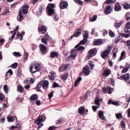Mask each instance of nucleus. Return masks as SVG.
<instances>
[{"label": "nucleus", "mask_w": 130, "mask_h": 130, "mask_svg": "<svg viewBox=\"0 0 130 130\" xmlns=\"http://www.w3.org/2000/svg\"><path fill=\"white\" fill-rule=\"evenodd\" d=\"M40 68V64L38 63H32L30 67V71L32 73H35L39 71Z\"/></svg>", "instance_id": "obj_1"}, {"label": "nucleus", "mask_w": 130, "mask_h": 130, "mask_svg": "<svg viewBox=\"0 0 130 130\" xmlns=\"http://www.w3.org/2000/svg\"><path fill=\"white\" fill-rule=\"evenodd\" d=\"M84 39L82 40L79 43L75 46V48H76L78 47L79 45H83L86 43L87 41V39L88 38V35L87 33L85 34H83Z\"/></svg>", "instance_id": "obj_2"}, {"label": "nucleus", "mask_w": 130, "mask_h": 130, "mask_svg": "<svg viewBox=\"0 0 130 130\" xmlns=\"http://www.w3.org/2000/svg\"><path fill=\"white\" fill-rule=\"evenodd\" d=\"M77 54V51L75 48H74L72 51L70 55L68 58L69 60H71L74 59L76 57Z\"/></svg>", "instance_id": "obj_3"}, {"label": "nucleus", "mask_w": 130, "mask_h": 130, "mask_svg": "<svg viewBox=\"0 0 130 130\" xmlns=\"http://www.w3.org/2000/svg\"><path fill=\"white\" fill-rule=\"evenodd\" d=\"M111 49V47L109 46H108L105 51L101 54V55L102 57L104 58L106 57L110 53Z\"/></svg>", "instance_id": "obj_4"}, {"label": "nucleus", "mask_w": 130, "mask_h": 130, "mask_svg": "<svg viewBox=\"0 0 130 130\" xmlns=\"http://www.w3.org/2000/svg\"><path fill=\"white\" fill-rule=\"evenodd\" d=\"M45 119V117L44 115H41L38 118L37 120L35 122L36 124L38 125Z\"/></svg>", "instance_id": "obj_5"}, {"label": "nucleus", "mask_w": 130, "mask_h": 130, "mask_svg": "<svg viewBox=\"0 0 130 130\" xmlns=\"http://www.w3.org/2000/svg\"><path fill=\"white\" fill-rule=\"evenodd\" d=\"M124 31L127 33H130V22H128L126 23L124 27Z\"/></svg>", "instance_id": "obj_6"}, {"label": "nucleus", "mask_w": 130, "mask_h": 130, "mask_svg": "<svg viewBox=\"0 0 130 130\" xmlns=\"http://www.w3.org/2000/svg\"><path fill=\"white\" fill-rule=\"evenodd\" d=\"M97 53V50L95 48L92 49L89 51V55L90 57H92L95 55Z\"/></svg>", "instance_id": "obj_7"}, {"label": "nucleus", "mask_w": 130, "mask_h": 130, "mask_svg": "<svg viewBox=\"0 0 130 130\" xmlns=\"http://www.w3.org/2000/svg\"><path fill=\"white\" fill-rule=\"evenodd\" d=\"M29 8L28 5H24L22 7V10L24 14H27L28 12Z\"/></svg>", "instance_id": "obj_8"}, {"label": "nucleus", "mask_w": 130, "mask_h": 130, "mask_svg": "<svg viewBox=\"0 0 130 130\" xmlns=\"http://www.w3.org/2000/svg\"><path fill=\"white\" fill-rule=\"evenodd\" d=\"M85 74L86 75H89L90 73V70L88 66L87 65L83 69Z\"/></svg>", "instance_id": "obj_9"}, {"label": "nucleus", "mask_w": 130, "mask_h": 130, "mask_svg": "<svg viewBox=\"0 0 130 130\" xmlns=\"http://www.w3.org/2000/svg\"><path fill=\"white\" fill-rule=\"evenodd\" d=\"M39 31L42 34H44L46 31V30L45 26H42L41 27L38 28Z\"/></svg>", "instance_id": "obj_10"}, {"label": "nucleus", "mask_w": 130, "mask_h": 130, "mask_svg": "<svg viewBox=\"0 0 130 130\" xmlns=\"http://www.w3.org/2000/svg\"><path fill=\"white\" fill-rule=\"evenodd\" d=\"M23 14L21 10H19V15L17 17V19L18 21H21L23 19Z\"/></svg>", "instance_id": "obj_11"}, {"label": "nucleus", "mask_w": 130, "mask_h": 130, "mask_svg": "<svg viewBox=\"0 0 130 130\" xmlns=\"http://www.w3.org/2000/svg\"><path fill=\"white\" fill-rule=\"evenodd\" d=\"M18 26H17L14 29L13 31H10V33L11 34H12L13 32L12 35L11 37V38L12 39H13L14 37V36L16 34V32L18 30Z\"/></svg>", "instance_id": "obj_12"}, {"label": "nucleus", "mask_w": 130, "mask_h": 130, "mask_svg": "<svg viewBox=\"0 0 130 130\" xmlns=\"http://www.w3.org/2000/svg\"><path fill=\"white\" fill-rule=\"evenodd\" d=\"M104 113V112L103 111L100 110L99 113V116L101 119L102 120L105 121L106 120L105 118L103 115V113Z\"/></svg>", "instance_id": "obj_13"}, {"label": "nucleus", "mask_w": 130, "mask_h": 130, "mask_svg": "<svg viewBox=\"0 0 130 130\" xmlns=\"http://www.w3.org/2000/svg\"><path fill=\"white\" fill-rule=\"evenodd\" d=\"M81 30L80 29H77V31L74 34V36L75 37H78L81 34Z\"/></svg>", "instance_id": "obj_14"}, {"label": "nucleus", "mask_w": 130, "mask_h": 130, "mask_svg": "<svg viewBox=\"0 0 130 130\" xmlns=\"http://www.w3.org/2000/svg\"><path fill=\"white\" fill-rule=\"evenodd\" d=\"M82 80V78L81 77H78L77 79L75 81L74 83V86L76 87L79 85L80 82Z\"/></svg>", "instance_id": "obj_15"}, {"label": "nucleus", "mask_w": 130, "mask_h": 130, "mask_svg": "<svg viewBox=\"0 0 130 130\" xmlns=\"http://www.w3.org/2000/svg\"><path fill=\"white\" fill-rule=\"evenodd\" d=\"M111 10L110 6L109 5H107V6L105 10V13L106 14H109Z\"/></svg>", "instance_id": "obj_16"}, {"label": "nucleus", "mask_w": 130, "mask_h": 130, "mask_svg": "<svg viewBox=\"0 0 130 130\" xmlns=\"http://www.w3.org/2000/svg\"><path fill=\"white\" fill-rule=\"evenodd\" d=\"M48 14V15H51L53 14L54 12L53 9L47 8Z\"/></svg>", "instance_id": "obj_17"}, {"label": "nucleus", "mask_w": 130, "mask_h": 130, "mask_svg": "<svg viewBox=\"0 0 130 130\" xmlns=\"http://www.w3.org/2000/svg\"><path fill=\"white\" fill-rule=\"evenodd\" d=\"M68 66L65 64H63L60 67L59 69V71L60 72H62L64 70L66 69L68 67Z\"/></svg>", "instance_id": "obj_18"}, {"label": "nucleus", "mask_w": 130, "mask_h": 130, "mask_svg": "<svg viewBox=\"0 0 130 130\" xmlns=\"http://www.w3.org/2000/svg\"><path fill=\"white\" fill-rule=\"evenodd\" d=\"M130 68V65L129 64H127L125 65V67L122 71V72L123 73H125L126 72L128 69Z\"/></svg>", "instance_id": "obj_19"}, {"label": "nucleus", "mask_w": 130, "mask_h": 130, "mask_svg": "<svg viewBox=\"0 0 130 130\" xmlns=\"http://www.w3.org/2000/svg\"><path fill=\"white\" fill-rule=\"evenodd\" d=\"M67 6V3L65 1L62 2L60 4V7L62 9L66 8Z\"/></svg>", "instance_id": "obj_20"}, {"label": "nucleus", "mask_w": 130, "mask_h": 130, "mask_svg": "<svg viewBox=\"0 0 130 130\" xmlns=\"http://www.w3.org/2000/svg\"><path fill=\"white\" fill-rule=\"evenodd\" d=\"M115 9V11H119L121 10V7L119 3H117L116 4Z\"/></svg>", "instance_id": "obj_21"}, {"label": "nucleus", "mask_w": 130, "mask_h": 130, "mask_svg": "<svg viewBox=\"0 0 130 130\" xmlns=\"http://www.w3.org/2000/svg\"><path fill=\"white\" fill-rule=\"evenodd\" d=\"M40 50L43 53H45L46 51V48L45 46L42 44L40 45Z\"/></svg>", "instance_id": "obj_22"}, {"label": "nucleus", "mask_w": 130, "mask_h": 130, "mask_svg": "<svg viewBox=\"0 0 130 130\" xmlns=\"http://www.w3.org/2000/svg\"><path fill=\"white\" fill-rule=\"evenodd\" d=\"M102 41L101 39L95 40L93 42L94 45H99L102 42Z\"/></svg>", "instance_id": "obj_23"}, {"label": "nucleus", "mask_w": 130, "mask_h": 130, "mask_svg": "<svg viewBox=\"0 0 130 130\" xmlns=\"http://www.w3.org/2000/svg\"><path fill=\"white\" fill-rule=\"evenodd\" d=\"M58 55V52H53L51 53L50 57L51 58H54Z\"/></svg>", "instance_id": "obj_24"}, {"label": "nucleus", "mask_w": 130, "mask_h": 130, "mask_svg": "<svg viewBox=\"0 0 130 130\" xmlns=\"http://www.w3.org/2000/svg\"><path fill=\"white\" fill-rule=\"evenodd\" d=\"M49 84L48 82L46 80L44 81V82H43L42 87L43 88L45 89V88H47Z\"/></svg>", "instance_id": "obj_25"}, {"label": "nucleus", "mask_w": 130, "mask_h": 130, "mask_svg": "<svg viewBox=\"0 0 130 130\" xmlns=\"http://www.w3.org/2000/svg\"><path fill=\"white\" fill-rule=\"evenodd\" d=\"M108 103L109 104H112L116 106H118L119 105V103L118 102L116 101H112L111 100L109 101Z\"/></svg>", "instance_id": "obj_26"}, {"label": "nucleus", "mask_w": 130, "mask_h": 130, "mask_svg": "<svg viewBox=\"0 0 130 130\" xmlns=\"http://www.w3.org/2000/svg\"><path fill=\"white\" fill-rule=\"evenodd\" d=\"M17 90L18 92L22 93L23 92V89L22 87L21 86H18L17 87Z\"/></svg>", "instance_id": "obj_27"}, {"label": "nucleus", "mask_w": 130, "mask_h": 130, "mask_svg": "<svg viewBox=\"0 0 130 130\" xmlns=\"http://www.w3.org/2000/svg\"><path fill=\"white\" fill-rule=\"evenodd\" d=\"M53 19L55 21H58L59 19V16L58 14L54 13V14L53 16Z\"/></svg>", "instance_id": "obj_28"}, {"label": "nucleus", "mask_w": 130, "mask_h": 130, "mask_svg": "<svg viewBox=\"0 0 130 130\" xmlns=\"http://www.w3.org/2000/svg\"><path fill=\"white\" fill-rule=\"evenodd\" d=\"M30 99L32 101L36 100L38 99L37 98V95L36 94H34L32 95L30 97Z\"/></svg>", "instance_id": "obj_29"}, {"label": "nucleus", "mask_w": 130, "mask_h": 130, "mask_svg": "<svg viewBox=\"0 0 130 130\" xmlns=\"http://www.w3.org/2000/svg\"><path fill=\"white\" fill-rule=\"evenodd\" d=\"M68 73L64 74L61 76V78L64 80H66L68 77Z\"/></svg>", "instance_id": "obj_30"}, {"label": "nucleus", "mask_w": 130, "mask_h": 130, "mask_svg": "<svg viewBox=\"0 0 130 130\" xmlns=\"http://www.w3.org/2000/svg\"><path fill=\"white\" fill-rule=\"evenodd\" d=\"M123 7L126 9H128L130 8V5L127 3H125L123 5Z\"/></svg>", "instance_id": "obj_31"}, {"label": "nucleus", "mask_w": 130, "mask_h": 130, "mask_svg": "<svg viewBox=\"0 0 130 130\" xmlns=\"http://www.w3.org/2000/svg\"><path fill=\"white\" fill-rule=\"evenodd\" d=\"M84 111V108L83 107H81L79 108L78 109V112L79 114L83 113Z\"/></svg>", "instance_id": "obj_32"}, {"label": "nucleus", "mask_w": 130, "mask_h": 130, "mask_svg": "<svg viewBox=\"0 0 130 130\" xmlns=\"http://www.w3.org/2000/svg\"><path fill=\"white\" fill-rule=\"evenodd\" d=\"M97 16L96 15H94V16L92 17H90L89 18L90 21V22H93L95 21L97 19Z\"/></svg>", "instance_id": "obj_33"}, {"label": "nucleus", "mask_w": 130, "mask_h": 130, "mask_svg": "<svg viewBox=\"0 0 130 130\" xmlns=\"http://www.w3.org/2000/svg\"><path fill=\"white\" fill-rule=\"evenodd\" d=\"M51 75H49V78L51 80H54V72H50Z\"/></svg>", "instance_id": "obj_34"}, {"label": "nucleus", "mask_w": 130, "mask_h": 130, "mask_svg": "<svg viewBox=\"0 0 130 130\" xmlns=\"http://www.w3.org/2000/svg\"><path fill=\"white\" fill-rule=\"evenodd\" d=\"M122 23L121 22L119 23L115 22L114 24V26L116 28H119L121 25Z\"/></svg>", "instance_id": "obj_35"}, {"label": "nucleus", "mask_w": 130, "mask_h": 130, "mask_svg": "<svg viewBox=\"0 0 130 130\" xmlns=\"http://www.w3.org/2000/svg\"><path fill=\"white\" fill-rule=\"evenodd\" d=\"M110 72L108 70L104 71L103 74L104 76L106 77L108 76L110 74Z\"/></svg>", "instance_id": "obj_36"}, {"label": "nucleus", "mask_w": 130, "mask_h": 130, "mask_svg": "<svg viewBox=\"0 0 130 130\" xmlns=\"http://www.w3.org/2000/svg\"><path fill=\"white\" fill-rule=\"evenodd\" d=\"M116 0H107L106 3L107 4H113L116 2Z\"/></svg>", "instance_id": "obj_37"}, {"label": "nucleus", "mask_w": 130, "mask_h": 130, "mask_svg": "<svg viewBox=\"0 0 130 130\" xmlns=\"http://www.w3.org/2000/svg\"><path fill=\"white\" fill-rule=\"evenodd\" d=\"M99 99L98 98L96 97L95 99V104L97 106H99Z\"/></svg>", "instance_id": "obj_38"}, {"label": "nucleus", "mask_w": 130, "mask_h": 130, "mask_svg": "<svg viewBox=\"0 0 130 130\" xmlns=\"http://www.w3.org/2000/svg\"><path fill=\"white\" fill-rule=\"evenodd\" d=\"M113 90V89L112 88H111L110 87H108L107 88V92L109 94H110L112 92Z\"/></svg>", "instance_id": "obj_39"}, {"label": "nucleus", "mask_w": 130, "mask_h": 130, "mask_svg": "<svg viewBox=\"0 0 130 130\" xmlns=\"http://www.w3.org/2000/svg\"><path fill=\"white\" fill-rule=\"evenodd\" d=\"M56 7V5L53 4H49L47 7L53 9L54 8Z\"/></svg>", "instance_id": "obj_40"}, {"label": "nucleus", "mask_w": 130, "mask_h": 130, "mask_svg": "<svg viewBox=\"0 0 130 130\" xmlns=\"http://www.w3.org/2000/svg\"><path fill=\"white\" fill-rule=\"evenodd\" d=\"M122 78L125 80H128L129 78V75L128 74H125L122 76Z\"/></svg>", "instance_id": "obj_41"}, {"label": "nucleus", "mask_w": 130, "mask_h": 130, "mask_svg": "<svg viewBox=\"0 0 130 130\" xmlns=\"http://www.w3.org/2000/svg\"><path fill=\"white\" fill-rule=\"evenodd\" d=\"M116 116L117 118L119 119H121L122 118V116L121 114L119 113L116 115Z\"/></svg>", "instance_id": "obj_42"}, {"label": "nucleus", "mask_w": 130, "mask_h": 130, "mask_svg": "<svg viewBox=\"0 0 130 130\" xmlns=\"http://www.w3.org/2000/svg\"><path fill=\"white\" fill-rule=\"evenodd\" d=\"M121 125L122 129L123 130L125 127V122L122 121H121Z\"/></svg>", "instance_id": "obj_43"}, {"label": "nucleus", "mask_w": 130, "mask_h": 130, "mask_svg": "<svg viewBox=\"0 0 130 130\" xmlns=\"http://www.w3.org/2000/svg\"><path fill=\"white\" fill-rule=\"evenodd\" d=\"M3 89L6 93H7L8 92V88L7 85H4L3 86Z\"/></svg>", "instance_id": "obj_44"}, {"label": "nucleus", "mask_w": 130, "mask_h": 130, "mask_svg": "<svg viewBox=\"0 0 130 130\" xmlns=\"http://www.w3.org/2000/svg\"><path fill=\"white\" fill-rule=\"evenodd\" d=\"M13 55L15 56H21V55L18 52H14L12 53Z\"/></svg>", "instance_id": "obj_45"}, {"label": "nucleus", "mask_w": 130, "mask_h": 130, "mask_svg": "<svg viewBox=\"0 0 130 130\" xmlns=\"http://www.w3.org/2000/svg\"><path fill=\"white\" fill-rule=\"evenodd\" d=\"M17 36L18 37V39L20 40H21L22 39L23 37L19 34V32H18L17 34Z\"/></svg>", "instance_id": "obj_46"}, {"label": "nucleus", "mask_w": 130, "mask_h": 130, "mask_svg": "<svg viewBox=\"0 0 130 130\" xmlns=\"http://www.w3.org/2000/svg\"><path fill=\"white\" fill-rule=\"evenodd\" d=\"M42 7L40 6V11H38L37 12V15H40L41 13L42 12Z\"/></svg>", "instance_id": "obj_47"}, {"label": "nucleus", "mask_w": 130, "mask_h": 130, "mask_svg": "<svg viewBox=\"0 0 130 130\" xmlns=\"http://www.w3.org/2000/svg\"><path fill=\"white\" fill-rule=\"evenodd\" d=\"M17 63H15L11 65V67L12 68H15L17 67Z\"/></svg>", "instance_id": "obj_48"}, {"label": "nucleus", "mask_w": 130, "mask_h": 130, "mask_svg": "<svg viewBox=\"0 0 130 130\" xmlns=\"http://www.w3.org/2000/svg\"><path fill=\"white\" fill-rule=\"evenodd\" d=\"M47 40L44 38H42L41 39L42 42L45 44H47Z\"/></svg>", "instance_id": "obj_49"}, {"label": "nucleus", "mask_w": 130, "mask_h": 130, "mask_svg": "<svg viewBox=\"0 0 130 130\" xmlns=\"http://www.w3.org/2000/svg\"><path fill=\"white\" fill-rule=\"evenodd\" d=\"M37 46L35 44H32L31 45L32 50H35L37 47Z\"/></svg>", "instance_id": "obj_50"}, {"label": "nucleus", "mask_w": 130, "mask_h": 130, "mask_svg": "<svg viewBox=\"0 0 130 130\" xmlns=\"http://www.w3.org/2000/svg\"><path fill=\"white\" fill-rule=\"evenodd\" d=\"M54 92V91H53L52 92H50V93L48 94V96L50 99H51L52 97Z\"/></svg>", "instance_id": "obj_51"}, {"label": "nucleus", "mask_w": 130, "mask_h": 130, "mask_svg": "<svg viewBox=\"0 0 130 130\" xmlns=\"http://www.w3.org/2000/svg\"><path fill=\"white\" fill-rule=\"evenodd\" d=\"M79 5H81L82 4V2L80 0H74Z\"/></svg>", "instance_id": "obj_52"}, {"label": "nucleus", "mask_w": 130, "mask_h": 130, "mask_svg": "<svg viewBox=\"0 0 130 130\" xmlns=\"http://www.w3.org/2000/svg\"><path fill=\"white\" fill-rule=\"evenodd\" d=\"M9 10L8 9H6L1 14L2 15H5L6 14L9 12Z\"/></svg>", "instance_id": "obj_53"}, {"label": "nucleus", "mask_w": 130, "mask_h": 130, "mask_svg": "<svg viewBox=\"0 0 130 130\" xmlns=\"http://www.w3.org/2000/svg\"><path fill=\"white\" fill-rule=\"evenodd\" d=\"M99 107V106L97 105L96 106H93L92 107L93 110L94 111H95Z\"/></svg>", "instance_id": "obj_54"}, {"label": "nucleus", "mask_w": 130, "mask_h": 130, "mask_svg": "<svg viewBox=\"0 0 130 130\" xmlns=\"http://www.w3.org/2000/svg\"><path fill=\"white\" fill-rule=\"evenodd\" d=\"M57 128V127L55 126H52L48 128V130H52L54 129H56Z\"/></svg>", "instance_id": "obj_55"}, {"label": "nucleus", "mask_w": 130, "mask_h": 130, "mask_svg": "<svg viewBox=\"0 0 130 130\" xmlns=\"http://www.w3.org/2000/svg\"><path fill=\"white\" fill-rule=\"evenodd\" d=\"M7 120L8 121H12L13 120L14 118L12 117H9L7 118Z\"/></svg>", "instance_id": "obj_56"}, {"label": "nucleus", "mask_w": 130, "mask_h": 130, "mask_svg": "<svg viewBox=\"0 0 130 130\" xmlns=\"http://www.w3.org/2000/svg\"><path fill=\"white\" fill-rule=\"evenodd\" d=\"M109 34L111 37H113L115 36V34L111 31L109 32Z\"/></svg>", "instance_id": "obj_57"}, {"label": "nucleus", "mask_w": 130, "mask_h": 130, "mask_svg": "<svg viewBox=\"0 0 130 130\" xmlns=\"http://www.w3.org/2000/svg\"><path fill=\"white\" fill-rule=\"evenodd\" d=\"M84 49H85L84 47L82 46H79L78 48H77V50H77V51H79V50H83Z\"/></svg>", "instance_id": "obj_58"}, {"label": "nucleus", "mask_w": 130, "mask_h": 130, "mask_svg": "<svg viewBox=\"0 0 130 130\" xmlns=\"http://www.w3.org/2000/svg\"><path fill=\"white\" fill-rule=\"evenodd\" d=\"M43 84V82H40L37 85V87L38 88H40L42 86Z\"/></svg>", "instance_id": "obj_59"}, {"label": "nucleus", "mask_w": 130, "mask_h": 130, "mask_svg": "<svg viewBox=\"0 0 130 130\" xmlns=\"http://www.w3.org/2000/svg\"><path fill=\"white\" fill-rule=\"evenodd\" d=\"M125 54V52H122L121 54V56L120 59V60H121L122 59V58L123 57L124 55Z\"/></svg>", "instance_id": "obj_60"}, {"label": "nucleus", "mask_w": 130, "mask_h": 130, "mask_svg": "<svg viewBox=\"0 0 130 130\" xmlns=\"http://www.w3.org/2000/svg\"><path fill=\"white\" fill-rule=\"evenodd\" d=\"M9 73H10V75H9V76H10L12 74V72L11 69H9L8 71L7 72V73L6 75V76L7 75V74Z\"/></svg>", "instance_id": "obj_61"}, {"label": "nucleus", "mask_w": 130, "mask_h": 130, "mask_svg": "<svg viewBox=\"0 0 130 130\" xmlns=\"http://www.w3.org/2000/svg\"><path fill=\"white\" fill-rule=\"evenodd\" d=\"M53 87H60V86L59 85H58V84H57L55 82L53 84Z\"/></svg>", "instance_id": "obj_62"}, {"label": "nucleus", "mask_w": 130, "mask_h": 130, "mask_svg": "<svg viewBox=\"0 0 130 130\" xmlns=\"http://www.w3.org/2000/svg\"><path fill=\"white\" fill-rule=\"evenodd\" d=\"M108 34V31L104 29L103 30V34L104 36Z\"/></svg>", "instance_id": "obj_63"}, {"label": "nucleus", "mask_w": 130, "mask_h": 130, "mask_svg": "<svg viewBox=\"0 0 130 130\" xmlns=\"http://www.w3.org/2000/svg\"><path fill=\"white\" fill-rule=\"evenodd\" d=\"M89 66L90 67V68L91 69H92L94 67V64L92 63H90Z\"/></svg>", "instance_id": "obj_64"}]
</instances>
